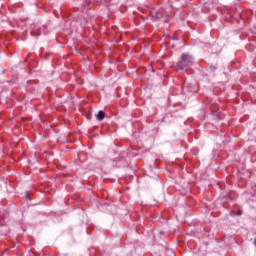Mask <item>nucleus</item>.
<instances>
[{
    "label": "nucleus",
    "mask_w": 256,
    "mask_h": 256,
    "mask_svg": "<svg viewBox=\"0 0 256 256\" xmlns=\"http://www.w3.org/2000/svg\"><path fill=\"white\" fill-rule=\"evenodd\" d=\"M193 65V57L189 54H182L180 61L177 63L179 71H183L185 67H191Z\"/></svg>",
    "instance_id": "nucleus-1"
},
{
    "label": "nucleus",
    "mask_w": 256,
    "mask_h": 256,
    "mask_svg": "<svg viewBox=\"0 0 256 256\" xmlns=\"http://www.w3.org/2000/svg\"><path fill=\"white\" fill-rule=\"evenodd\" d=\"M150 15L153 17V19H161L163 17V14H161V12L155 8L151 9Z\"/></svg>",
    "instance_id": "nucleus-2"
},
{
    "label": "nucleus",
    "mask_w": 256,
    "mask_h": 256,
    "mask_svg": "<svg viewBox=\"0 0 256 256\" xmlns=\"http://www.w3.org/2000/svg\"><path fill=\"white\" fill-rule=\"evenodd\" d=\"M105 119V112L99 111L97 114V120L98 121H103Z\"/></svg>",
    "instance_id": "nucleus-3"
},
{
    "label": "nucleus",
    "mask_w": 256,
    "mask_h": 256,
    "mask_svg": "<svg viewBox=\"0 0 256 256\" xmlns=\"http://www.w3.org/2000/svg\"><path fill=\"white\" fill-rule=\"evenodd\" d=\"M236 215H243V211L238 210L237 213H236Z\"/></svg>",
    "instance_id": "nucleus-4"
},
{
    "label": "nucleus",
    "mask_w": 256,
    "mask_h": 256,
    "mask_svg": "<svg viewBox=\"0 0 256 256\" xmlns=\"http://www.w3.org/2000/svg\"><path fill=\"white\" fill-rule=\"evenodd\" d=\"M33 36H39L40 34H35V31L32 32Z\"/></svg>",
    "instance_id": "nucleus-5"
},
{
    "label": "nucleus",
    "mask_w": 256,
    "mask_h": 256,
    "mask_svg": "<svg viewBox=\"0 0 256 256\" xmlns=\"http://www.w3.org/2000/svg\"><path fill=\"white\" fill-rule=\"evenodd\" d=\"M254 245L256 246V238H255V240H254Z\"/></svg>",
    "instance_id": "nucleus-6"
}]
</instances>
